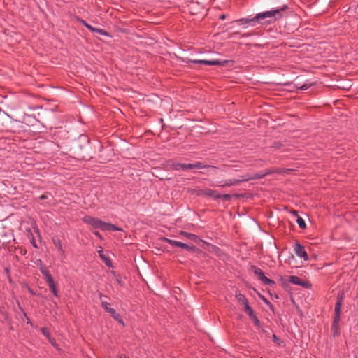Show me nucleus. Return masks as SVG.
I'll use <instances>...</instances> for the list:
<instances>
[{"label":"nucleus","instance_id":"7","mask_svg":"<svg viewBox=\"0 0 358 358\" xmlns=\"http://www.w3.org/2000/svg\"><path fill=\"white\" fill-rule=\"evenodd\" d=\"M294 250L298 257L303 258L305 261L308 260V256L306 251L305 250L304 247L299 243H295Z\"/></svg>","mask_w":358,"mask_h":358},{"label":"nucleus","instance_id":"14","mask_svg":"<svg viewBox=\"0 0 358 358\" xmlns=\"http://www.w3.org/2000/svg\"><path fill=\"white\" fill-rule=\"evenodd\" d=\"M171 167L176 171H185L186 164H182L178 162H173L170 164Z\"/></svg>","mask_w":358,"mask_h":358},{"label":"nucleus","instance_id":"17","mask_svg":"<svg viewBox=\"0 0 358 358\" xmlns=\"http://www.w3.org/2000/svg\"><path fill=\"white\" fill-rule=\"evenodd\" d=\"M106 296L102 294H99V299L101 300V307L107 311L110 307V303L105 301L103 300V298H106Z\"/></svg>","mask_w":358,"mask_h":358},{"label":"nucleus","instance_id":"36","mask_svg":"<svg viewBox=\"0 0 358 358\" xmlns=\"http://www.w3.org/2000/svg\"><path fill=\"white\" fill-rule=\"evenodd\" d=\"M34 231L36 232L37 234L39 233V230H38V229L37 227L34 228Z\"/></svg>","mask_w":358,"mask_h":358},{"label":"nucleus","instance_id":"38","mask_svg":"<svg viewBox=\"0 0 358 358\" xmlns=\"http://www.w3.org/2000/svg\"><path fill=\"white\" fill-rule=\"evenodd\" d=\"M357 12H358V6H357Z\"/></svg>","mask_w":358,"mask_h":358},{"label":"nucleus","instance_id":"31","mask_svg":"<svg viewBox=\"0 0 358 358\" xmlns=\"http://www.w3.org/2000/svg\"><path fill=\"white\" fill-rule=\"evenodd\" d=\"M46 198H47V196H46V195H45V194H43V195H41V196L39 197V199H40L41 200L45 199H46Z\"/></svg>","mask_w":358,"mask_h":358},{"label":"nucleus","instance_id":"23","mask_svg":"<svg viewBox=\"0 0 358 358\" xmlns=\"http://www.w3.org/2000/svg\"><path fill=\"white\" fill-rule=\"evenodd\" d=\"M244 306L245 311L248 314L251 315V313L253 312L252 308L249 306L248 301L242 304Z\"/></svg>","mask_w":358,"mask_h":358},{"label":"nucleus","instance_id":"32","mask_svg":"<svg viewBox=\"0 0 358 358\" xmlns=\"http://www.w3.org/2000/svg\"><path fill=\"white\" fill-rule=\"evenodd\" d=\"M81 23L86 27V24H88V23H87L85 20H80Z\"/></svg>","mask_w":358,"mask_h":358},{"label":"nucleus","instance_id":"27","mask_svg":"<svg viewBox=\"0 0 358 358\" xmlns=\"http://www.w3.org/2000/svg\"><path fill=\"white\" fill-rule=\"evenodd\" d=\"M92 32H96V33H99V34L103 35V36H106L107 35V33L104 30H103L101 29H99V28L94 27V29H93Z\"/></svg>","mask_w":358,"mask_h":358},{"label":"nucleus","instance_id":"19","mask_svg":"<svg viewBox=\"0 0 358 358\" xmlns=\"http://www.w3.org/2000/svg\"><path fill=\"white\" fill-rule=\"evenodd\" d=\"M235 297L241 305L243 304L244 303H245V302L248 301L245 295L242 294L239 292H236Z\"/></svg>","mask_w":358,"mask_h":358},{"label":"nucleus","instance_id":"24","mask_svg":"<svg viewBox=\"0 0 358 358\" xmlns=\"http://www.w3.org/2000/svg\"><path fill=\"white\" fill-rule=\"evenodd\" d=\"M312 85H313L312 83L306 82L302 85H300V86L297 85L296 87L301 90H308L310 86H312Z\"/></svg>","mask_w":358,"mask_h":358},{"label":"nucleus","instance_id":"26","mask_svg":"<svg viewBox=\"0 0 358 358\" xmlns=\"http://www.w3.org/2000/svg\"><path fill=\"white\" fill-rule=\"evenodd\" d=\"M215 198H217V199L222 198L225 201H228L230 199L231 196L229 194H217L215 195Z\"/></svg>","mask_w":358,"mask_h":358},{"label":"nucleus","instance_id":"25","mask_svg":"<svg viewBox=\"0 0 358 358\" xmlns=\"http://www.w3.org/2000/svg\"><path fill=\"white\" fill-rule=\"evenodd\" d=\"M203 194L208 196H210L215 198V195L217 194L215 191L210 189H206L204 190Z\"/></svg>","mask_w":358,"mask_h":358},{"label":"nucleus","instance_id":"5","mask_svg":"<svg viewBox=\"0 0 358 358\" xmlns=\"http://www.w3.org/2000/svg\"><path fill=\"white\" fill-rule=\"evenodd\" d=\"M341 307V300H338L335 306V317L332 324V329L334 330V336L338 334V324L340 321V312Z\"/></svg>","mask_w":358,"mask_h":358},{"label":"nucleus","instance_id":"11","mask_svg":"<svg viewBox=\"0 0 358 358\" xmlns=\"http://www.w3.org/2000/svg\"><path fill=\"white\" fill-rule=\"evenodd\" d=\"M106 312L110 313V315L114 318V320H115L116 321L122 324H124L122 320L120 317V315L118 313H117L116 311L113 308H110Z\"/></svg>","mask_w":358,"mask_h":358},{"label":"nucleus","instance_id":"22","mask_svg":"<svg viewBox=\"0 0 358 358\" xmlns=\"http://www.w3.org/2000/svg\"><path fill=\"white\" fill-rule=\"evenodd\" d=\"M296 222L301 229L306 228V225L304 220L302 217L298 216L297 219H296Z\"/></svg>","mask_w":358,"mask_h":358},{"label":"nucleus","instance_id":"33","mask_svg":"<svg viewBox=\"0 0 358 358\" xmlns=\"http://www.w3.org/2000/svg\"><path fill=\"white\" fill-rule=\"evenodd\" d=\"M41 265H43V262L41 260H38V267L40 268V266H41Z\"/></svg>","mask_w":358,"mask_h":358},{"label":"nucleus","instance_id":"9","mask_svg":"<svg viewBox=\"0 0 358 358\" xmlns=\"http://www.w3.org/2000/svg\"><path fill=\"white\" fill-rule=\"evenodd\" d=\"M204 168L213 169H217L215 166L204 165L201 162H196V163H193V164H186V170L193 169H204Z\"/></svg>","mask_w":358,"mask_h":358},{"label":"nucleus","instance_id":"30","mask_svg":"<svg viewBox=\"0 0 358 358\" xmlns=\"http://www.w3.org/2000/svg\"><path fill=\"white\" fill-rule=\"evenodd\" d=\"M86 27L90 30L91 31H93V29H94V27L92 26H91L90 24H86Z\"/></svg>","mask_w":358,"mask_h":358},{"label":"nucleus","instance_id":"4","mask_svg":"<svg viewBox=\"0 0 358 358\" xmlns=\"http://www.w3.org/2000/svg\"><path fill=\"white\" fill-rule=\"evenodd\" d=\"M252 271L254 272L257 278L264 285L269 286H273L275 285L274 281L265 276L264 272L260 268L256 266H252Z\"/></svg>","mask_w":358,"mask_h":358},{"label":"nucleus","instance_id":"34","mask_svg":"<svg viewBox=\"0 0 358 358\" xmlns=\"http://www.w3.org/2000/svg\"><path fill=\"white\" fill-rule=\"evenodd\" d=\"M273 338L274 341H278V337L276 336L275 334H273Z\"/></svg>","mask_w":358,"mask_h":358},{"label":"nucleus","instance_id":"16","mask_svg":"<svg viewBox=\"0 0 358 358\" xmlns=\"http://www.w3.org/2000/svg\"><path fill=\"white\" fill-rule=\"evenodd\" d=\"M250 318L252 320L254 324L258 329H262V324L260 321L258 320V318L256 317V315L254 313V311L251 313V315H248Z\"/></svg>","mask_w":358,"mask_h":358},{"label":"nucleus","instance_id":"6","mask_svg":"<svg viewBox=\"0 0 358 358\" xmlns=\"http://www.w3.org/2000/svg\"><path fill=\"white\" fill-rule=\"evenodd\" d=\"M289 278V282L293 285H299L305 288H310L311 284L308 281L301 280L299 277L295 275H290Z\"/></svg>","mask_w":358,"mask_h":358},{"label":"nucleus","instance_id":"8","mask_svg":"<svg viewBox=\"0 0 358 358\" xmlns=\"http://www.w3.org/2000/svg\"><path fill=\"white\" fill-rule=\"evenodd\" d=\"M165 241L172 246L180 247V248H184L189 251L194 250L195 249V247L194 245H187L185 243H183L182 242L177 241L175 240L166 238Z\"/></svg>","mask_w":358,"mask_h":358},{"label":"nucleus","instance_id":"1","mask_svg":"<svg viewBox=\"0 0 358 358\" xmlns=\"http://www.w3.org/2000/svg\"><path fill=\"white\" fill-rule=\"evenodd\" d=\"M284 10L285 8H282L280 9H273L271 10L259 13H257L253 18H243L240 19L238 22L241 24L249 22H258L259 24H271L282 17L281 12L283 11Z\"/></svg>","mask_w":358,"mask_h":358},{"label":"nucleus","instance_id":"3","mask_svg":"<svg viewBox=\"0 0 358 358\" xmlns=\"http://www.w3.org/2000/svg\"><path fill=\"white\" fill-rule=\"evenodd\" d=\"M266 175V173H255L254 175L246 174V175L242 176L241 178H238V179L234 178V179L226 180L223 183L217 185V186L221 187H231V186L238 185L242 182H247V181L254 180V179L262 178Z\"/></svg>","mask_w":358,"mask_h":358},{"label":"nucleus","instance_id":"10","mask_svg":"<svg viewBox=\"0 0 358 358\" xmlns=\"http://www.w3.org/2000/svg\"><path fill=\"white\" fill-rule=\"evenodd\" d=\"M195 64H206V65H210V66H215V65H220L222 64V62L215 59V60H194L192 61ZM227 62L224 61L223 63H226Z\"/></svg>","mask_w":358,"mask_h":358},{"label":"nucleus","instance_id":"18","mask_svg":"<svg viewBox=\"0 0 358 358\" xmlns=\"http://www.w3.org/2000/svg\"><path fill=\"white\" fill-rule=\"evenodd\" d=\"M53 243L62 255L64 256L62 241L59 239H53Z\"/></svg>","mask_w":358,"mask_h":358},{"label":"nucleus","instance_id":"37","mask_svg":"<svg viewBox=\"0 0 358 358\" xmlns=\"http://www.w3.org/2000/svg\"><path fill=\"white\" fill-rule=\"evenodd\" d=\"M116 280H117V282L118 283H120V280H119L118 278H117V279H116Z\"/></svg>","mask_w":358,"mask_h":358},{"label":"nucleus","instance_id":"2","mask_svg":"<svg viewBox=\"0 0 358 358\" xmlns=\"http://www.w3.org/2000/svg\"><path fill=\"white\" fill-rule=\"evenodd\" d=\"M82 220L94 229H99L102 231H122L118 227L111 223L105 222L97 217L86 215L82 218Z\"/></svg>","mask_w":358,"mask_h":358},{"label":"nucleus","instance_id":"21","mask_svg":"<svg viewBox=\"0 0 358 358\" xmlns=\"http://www.w3.org/2000/svg\"><path fill=\"white\" fill-rule=\"evenodd\" d=\"M41 333H42V334H43V335H44V336H45V337H46V338H48V340L52 343H53V342H52V338H51V336H50V332H49L48 329L47 328L43 327V328H41Z\"/></svg>","mask_w":358,"mask_h":358},{"label":"nucleus","instance_id":"12","mask_svg":"<svg viewBox=\"0 0 358 358\" xmlns=\"http://www.w3.org/2000/svg\"><path fill=\"white\" fill-rule=\"evenodd\" d=\"M39 270L41 272V273L43 275L46 282L52 279V275H50V273L48 271L47 268L44 265H41V266H40Z\"/></svg>","mask_w":358,"mask_h":358},{"label":"nucleus","instance_id":"15","mask_svg":"<svg viewBox=\"0 0 358 358\" xmlns=\"http://www.w3.org/2000/svg\"><path fill=\"white\" fill-rule=\"evenodd\" d=\"M47 283H48L50 290L52 291V294H54V296L57 297L58 296L57 290L56 285L54 282L53 278L48 280L47 282Z\"/></svg>","mask_w":358,"mask_h":358},{"label":"nucleus","instance_id":"29","mask_svg":"<svg viewBox=\"0 0 358 358\" xmlns=\"http://www.w3.org/2000/svg\"><path fill=\"white\" fill-rule=\"evenodd\" d=\"M93 233H94V234L96 236H97L98 238H102L101 235L100 234V233H99V231H94Z\"/></svg>","mask_w":358,"mask_h":358},{"label":"nucleus","instance_id":"20","mask_svg":"<svg viewBox=\"0 0 358 358\" xmlns=\"http://www.w3.org/2000/svg\"><path fill=\"white\" fill-rule=\"evenodd\" d=\"M180 234H182V236H185L186 238H187L189 239H191V240H193V241H195L198 238V237L196 235L190 234V233H187V232H185V231H181Z\"/></svg>","mask_w":358,"mask_h":358},{"label":"nucleus","instance_id":"28","mask_svg":"<svg viewBox=\"0 0 358 358\" xmlns=\"http://www.w3.org/2000/svg\"><path fill=\"white\" fill-rule=\"evenodd\" d=\"M31 244L33 245V246L35 248H38V246L36 243V241L34 240V238L32 237L31 240Z\"/></svg>","mask_w":358,"mask_h":358},{"label":"nucleus","instance_id":"35","mask_svg":"<svg viewBox=\"0 0 358 358\" xmlns=\"http://www.w3.org/2000/svg\"><path fill=\"white\" fill-rule=\"evenodd\" d=\"M220 18L221 20H224V19H225V15H222L220 17Z\"/></svg>","mask_w":358,"mask_h":358},{"label":"nucleus","instance_id":"13","mask_svg":"<svg viewBox=\"0 0 358 358\" xmlns=\"http://www.w3.org/2000/svg\"><path fill=\"white\" fill-rule=\"evenodd\" d=\"M98 253L99 255V257L101 258V259L104 262V263L106 264V265L110 268L113 267V264L110 261V259L106 257V255L103 254V250H99L98 251Z\"/></svg>","mask_w":358,"mask_h":358}]
</instances>
